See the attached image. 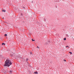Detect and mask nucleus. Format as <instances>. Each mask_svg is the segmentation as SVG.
Masks as SVG:
<instances>
[{
  "instance_id": "5",
  "label": "nucleus",
  "mask_w": 74,
  "mask_h": 74,
  "mask_svg": "<svg viewBox=\"0 0 74 74\" xmlns=\"http://www.w3.org/2000/svg\"><path fill=\"white\" fill-rule=\"evenodd\" d=\"M67 47H68V48H70V47H69V46H66V48H67Z\"/></svg>"
},
{
  "instance_id": "8",
  "label": "nucleus",
  "mask_w": 74,
  "mask_h": 74,
  "mask_svg": "<svg viewBox=\"0 0 74 74\" xmlns=\"http://www.w3.org/2000/svg\"><path fill=\"white\" fill-rule=\"evenodd\" d=\"M7 36V34H5V37H6V36Z\"/></svg>"
},
{
  "instance_id": "13",
  "label": "nucleus",
  "mask_w": 74,
  "mask_h": 74,
  "mask_svg": "<svg viewBox=\"0 0 74 74\" xmlns=\"http://www.w3.org/2000/svg\"><path fill=\"white\" fill-rule=\"evenodd\" d=\"M4 73H5V71H3Z\"/></svg>"
},
{
  "instance_id": "9",
  "label": "nucleus",
  "mask_w": 74,
  "mask_h": 74,
  "mask_svg": "<svg viewBox=\"0 0 74 74\" xmlns=\"http://www.w3.org/2000/svg\"><path fill=\"white\" fill-rule=\"evenodd\" d=\"M32 41H35V40H33V39H32Z\"/></svg>"
},
{
  "instance_id": "3",
  "label": "nucleus",
  "mask_w": 74,
  "mask_h": 74,
  "mask_svg": "<svg viewBox=\"0 0 74 74\" xmlns=\"http://www.w3.org/2000/svg\"><path fill=\"white\" fill-rule=\"evenodd\" d=\"M34 73H35V74H38V72H35Z\"/></svg>"
},
{
  "instance_id": "10",
  "label": "nucleus",
  "mask_w": 74,
  "mask_h": 74,
  "mask_svg": "<svg viewBox=\"0 0 74 74\" xmlns=\"http://www.w3.org/2000/svg\"><path fill=\"white\" fill-rule=\"evenodd\" d=\"M10 73H12V70L10 71Z\"/></svg>"
},
{
  "instance_id": "12",
  "label": "nucleus",
  "mask_w": 74,
  "mask_h": 74,
  "mask_svg": "<svg viewBox=\"0 0 74 74\" xmlns=\"http://www.w3.org/2000/svg\"><path fill=\"white\" fill-rule=\"evenodd\" d=\"M30 53L31 54H32V52H31V53Z\"/></svg>"
},
{
  "instance_id": "6",
  "label": "nucleus",
  "mask_w": 74,
  "mask_h": 74,
  "mask_svg": "<svg viewBox=\"0 0 74 74\" xmlns=\"http://www.w3.org/2000/svg\"><path fill=\"white\" fill-rule=\"evenodd\" d=\"M69 53H70V54H71V55H72V52H69Z\"/></svg>"
},
{
  "instance_id": "14",
  "label": "nucleus",
  "mask_w": 74,
  "mask_h": 74,
  "mask_svg": "<svg viewBox=\"0 0 74 74\" xmlns=\"http://www.w3.org/2000/svg\"><path fill=\"white\" fill-rule=\"evenodd\" d=\"M3 19H4V18H3Z\"/></svg>"
},
{
  "instance_id": "11",
  "label": "nucleus",
  "mask_w": 74,
  "mask_h": 74,
  "mask_svg": "<svg viewBox=\"0 0 74 74\" xmlns=\"http://www.w3.org/2000/svg\"><path fill=\"white\" fill-rule=\"evenodd\" d=\"M37 48H38L39 49H40V47H38V46H37Z\"/></svg>"
},
{
  "instance_id": "4",
  "label": "nucleus",
  "mask_w": 74,
  "mask_h": 74,
  "mask_svg": "<svg viewBox=\"0 0 74 74\" xmlns=\"http://www.w3.org/2000/svg\"><path fill=\"white\" fill-rule=\"evenodd\" d=\"M2 45H5V43H2Z\"/></svg>"
},
{
  "instance_id": "7",
  "label": "nucleus",
  "mask_w": 74,
  "mask_h": 74,
  "mask_svg": "<svg viewBox=\"0 0 74 74\" xmlns=\"http://www.w3.org/2000/svg\"><path fill=\"white\" fill-rule=\"evenodd\" d=\"M64 40H66V38H64Z\"/></svg>"
},
{
  "instance_id": "1",
  "label": "nucleus",
  "mask_w": 74,
  "mask_h": 74,
  "mask_svg": "<svg viewBox=\"0 0 74 74\" xmlns=\"http://www.w3.org/2000/svg\"><path fill=\"white\" fill-rule=\"evenodd\" d=\"M5 63L4 65V66H8L9 67L10 65L12 64V62H11L10 60L8 59H7L5 62Z\"/></svg>"
},
{
  "instance_id": "2",
  "label": "nucleus",
  "mask_w": 74,
  "mask_h": 74,
  "mask_svg": "<svg viewBox=\"0 0 74 74\" xmlns=\"http://www.w3.org/2000/svg\"><path fill=\"white\" fill-rule=\"evenodd\" d=\"M2 12H5L6 11H5V10H2Z\"/></svg>"
}]
</instances>
